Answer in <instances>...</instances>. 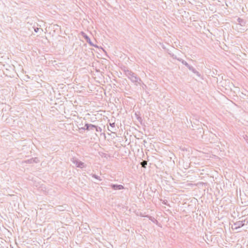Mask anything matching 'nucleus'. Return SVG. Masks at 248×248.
<instances>
[{
  "label": "nucleus",
  "instance_id": "1",
  "mask_svg": "<svg viewBox=\"0 0 248 248\" xmlns=\"http://www.w3.org/2000/svg\"><path fill=\"white\" fill-rule=\"evenodd\" d=\"M123 72L126 76L133 83L136 84L141 81V79L137 76V75L133 72L131 70L124 67L123 69Z\"/></svg>",
  "mask_w": 248,
  "mask_h": 248
},
{
  "label": "nucleus",
  "instance_id": "2",
  "mask_svg": "<svg viewBox=\"0 0 248 248\" xmlns=\"http://www.w3.org/2000/svg\"><path fill=\"white\" fill-rule=\"evenodd\" d=\"M71 161L74 163L77 167L79 168H83L85 167V164L83 162L79 161L78 158L76 157H72L70 159Z\"/></svg>",
  "mask_w": 248,
  "mask_h": 248
},
{
  "label": "nucleus",
  "instance_id": "3",
  "mask_svg": "<svg viewBox=\"0 0 248 248\" xmlns=\"http://www.w3.org/2000/svg\"><path fill=\"white\" fill-rule=\"evenodd\" d=\"M81 34L82 35V36L85 38V39L86 40L87 42H88L91 46H93L96 47H98V46L96 45H94L91 41L90 38L84 32L81 31Z\"/></svg>",
  "mask_w": 248,
  "mask_h": 248
},
{
  "label": "nucleus",
  "instance_id": "4",
  "mask_svg": "<svg viewBox=\"0 0 248 248\" xmlns=\"http://www.w3.org/2000/svg\"><path fill=\"white\" fill-rule=\"evenodd\" d=\"M110 186L114 190H120L124 188V186L122 185L111 184Z\"/></svg>",
  "mask_w": 248,
  "mask_h": 248
},
{
  "label": "nucleus",
  "instance_id": "5",
  "mask_svg": "<svg viewBox=\"0 0 248 248\" xmlns=\"http://www.w3.org/2000/svg\"><path fill=\"white\" fill-rule=\"evenodd\" d=\"M95 127V125L92 124H85V126L84 127L81 128V129L84 130H93L94 129Z\"/></svg>",
  "mask_w": 248,
  "mask_h": 248
},
{
  "label": "nucleus",
  "instance_id": "6",
  "mask_svg": "<svg viewBox=\"0 0 248 248\" xmlns=\"http://www.w3.org/2000/svg\"><path fill=\"white\" fill-rule=\"evenodd\" d=\"M39 162V160L37 157H34V158H31L29 159L26 160L24 161L25 163H29V164H32V163H37Z\"/></svg>",
  "mask_w": 248,
  "mask_h": 248
},
{
  "label": "nucleus",
  "instance_id": "7",
  "mask_svg": "<svg viewBox=\"0 0 248 248\" xmlns=\"http://www.w3.org/2000/svg\"><path fill=\"white\" fill-rule=\"evenodd\" d=\"M233 226L234 227V229H237L243 227V224H242V222L240 221H238L234 223Z\"/></svg>",
  "mask_w": 248,
  "mask_h": 248
},
{
  "label": "nucleus",
  "instance_id": "8",
  "mask_svg": "<svg viewBox=\"0 0 248 248\" xmlns=\"http://www.w3.org/2000/svg\"><path fill=\"white\" fill-rule=\"evenodd\" d=\"M188 68L190 71L195 74L197 76L200 77L201 75L199 72H198L192 66L190 65Z\"/></svg>",
  "mask_w": 248,
  "mask_h": 248
},
{
  "label": "nucleus",
  "instance_id": "9",
  "mask_svg": "<svg viewBox=\"0 0 248 248\" xmlns=\"http://www.w3.org/2000/svg\"><path fill=\"white\" fill-rule=\"evenodd\" d=\"M177 60L180 62H181L184 65L186 66L187 68L189 67L190 65L185 61L183 60L182 59H177Z\"/></svg>",
  "mask_w": 248,
  "mask_h": 248
},
{
  "label": "nucleus",
  "instance_id": "10",
  "mask_svg": "<svg viewBox=\"0 0 248 248\" xmlns=\"http://www.w3.org/2000/svg\"><path fill=\"white\" fill-rule=\"evenodd\" d=\"M91 176H92L93 178H95V179H97V180H99V181H101V180H102V179L100 178V176H98V175H96V174H91Z\"/></svg>",
  "mask_w": 248,
  "mask_h": 248
},
{
  "label": "nucleus",
  "instance_id": "11",
  "mask_svg": "<svg viewBox=\"0 0 248 248\" xmlns=\"http://www.w3.org/2000/svg\"><path fill=\"white\" fill-rule=\"evenodd\" d=\"M147 164V162L146 161H142L140 163V165H141L142 167L146 168V166Z\"/></svg>",
  "mask_w": 248,
  "mask_h": 248
},
{
  "label": "nucleus",
  "instance_id": "12",
  "mask_svg": "<svg viewBox=\"0 0 248 248\" xmlns=\"http://www.w3.org/2000/svg\"><path fill=\"white\" fill-rule=\"evenodd\" d=\"M237 21H238V22L239 23V24H240L241 26H244V25H242V24H244L245 23V22H244V20L240 18H238L237 19Z\"/></svg>",
  "mask_w": 248,
  "mask_h": 248
},
{
  "label": "nucleus",
  "instance_id": "13",
  "mask_svg": "<svg viewBox=\"0 0 248 248\" xmlns=\"http://www.w3.org/2000/svg\"><path fill=\"white\" fill-rule=\"evenodd\" d=\"M94 129H95V131L96 132H101L102 131V128L100 127L96 126V125H95V127Z\"/></svg>",
  "mask_w": 248,
  "mask_h": 248
},
{
  "label": "nucleus",
  "instance_id": "14",
  "mask_svg": "<svg viewBox=\"0 0 248 248\" xmlns=\"http://www.w3.org/2000/svg\"><path fill=\"white\" fill-rule=\"evenodd\" d=\"M169 54L170 55V57L171 58H172L173 59L177 60V59H179V58H177V56L175 55H174V54L170 53Z\"/></svg>",
  "mask_w": 248,
  "mask_h": 248
},
{
  "label": "nucleus",
  "instance_id": "15",
  "mask_svg": "<svg viewBox=\"0 0 248 248\" xmlns=\"http://www.w3.org/2000/svg\"><path fill=\"white\" fill-rule=\"evenodd\" d=\"M109 125H110V126L112 128L114 127L115 126V123H110L109 124Z\"/></svg>",
  "mask_w": 248,
  "mask_h": 248
},
{
  "label": "nucleus",
  "instance_id": "16",
  "mask_svg": "<svg viewBox=\"0 0 248 248\" xmlns=\"http://www.w3.org/2000/svg\"><path fill=\"white\" fill-rule=\"evenodd\" d=\"M240 221L242 222V224H243V226L246 224V221L245 220H241Z\"/></svg>",
  "mask_w": 248,
  "mask_h": 248
},
{
  "label": "nucleus",
  "instance_id": "17",
  "mask_svg": "<svg viewBox=\"0 0 248 248\" xmlns=\"http://www.w3.org/2000/svg\"><path fill=\"white\" fill-rule=\"evenodd\" d=\"M167 200H164L163 201V202H162L163 204H165V205H167Z\"/></svg>",
  "mask_w": 248,
  "mask_h": 248
},
{
  "label": "nucleus",
  "instance_id": "18",
  "mask_svg": "<svg viewBox=\"0 0 248 248\" xmlns=\"http://www.w3.org/2000/svg\"><path fill=\"white\" fill-rule=\"evenodd\" d=\"M39 30V28H37L36 29H34V31L37 32Z\"/></svg>",
  "mask_w": 248,
  "mask_h": 248
},
{
  "label": "nucleus",
  "instance_id": "19",
  "mask_svg": "<svg viewBox=\"0 0 248 248\" xmlns=\"http://www.w3.org/2000/svg\"><path fill=\"white\" fill-rule=\"evenodd\" d=\"M138 119L139 120H141V118L140 117H139V118H138Z\"/></svg>",
  "mask_w": 248,
  "mask_h": 248
}]
</instances>
